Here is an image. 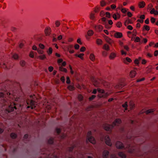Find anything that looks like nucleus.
Masks as SVG:
<instances>
[{"label":"nucleus","instance_id":"nucleus-1","mask_svg":"<svg viewBox=\"0 0 158 158\" xmlns=\"http://www.w3.org/2000/svg\"><path fill=\"white\" fill-rule=\"evenodd\" d=\"M27 104L28 105L27 108H31V109H34L36 105V103L32 100H28L27 101Z\"/></svg>","mask_w":158,"mask_h":158},{"label":"nucleus","instance_id":"nucleus-2","mask_svg":"<svg viewBox=\"0 0 158 158\" xmlns=\"http://www.w3.org/2000/svg\"><path fill=\"white\" fill-rule=\"evenodd\" d=\"M103 129L106 131H111L114 127L112 124L110 125L108 124H104L103 125Z\"/></svg>","mask_w":158,"mask_h":158},{"label":"nucleus","instance_id":"nucleus-3","mask_svg":"<svg viewBox=\"0 0 158 158\" xmlns=\"http://www.w3.org/2000/svg\"><path fill=\"white\" fill-rule=\"evenodd\" d=\"M105 142L106 144L108 146L111 147L112 145V143L110 136L108 135L105 136L104 139Z\"/></svg>","mask_w":158,"mask_h":158},{"label":"nucleus","instance_id":"nucleus-4","mask_svg":"<svg viewBox=\"0 0 158 158\" xmlns=\"http://www.w3.org/2000/svg\"><path fill=\"white\" fill-rule=\"evenodd\" d=\"M115 145L116 148L118 149H122L124 148V146L123 143L120 141H117Z\"/></svg>","mask_w":158,"mask_h":158},{"label":"nucleus","instance_id":"nucleus-5","mask_svg":"<svg viewBox=\"0 0 158 158\" xmlns=\"http://www.w3.org/2000/svg\"><path fill=\"white\" fill-rule=\"evenodd\" d=\"M122 123V120L120 118H116L113 122L112 124L114 127L115 126H118Z\"/></svg>","mask_w":158,"mask_h":158},{"label":"nucleus","instance_id":"nucleus-6","mask_svg":"<svg viewBox=\"0 0 158 158\" xmlns=\"http://www.w3.org/2000/svg\"><path fill=\"white\" fill-rule=\"evenodd\" d=\"M51 29L50 27H46L44 30L45 35L46 36H49L51 34Z\"/></svg>","mask_w":158,"mask_h":158},{"label":"nucleus","instance_id":"nucleus-7","mask_svg":"<svg viewBox=\"0 0 158 158\" xmlns=\"http://www.w3.org/2000/svg\"><path fill=\"white\" fill-rule=\"evenodd\" d=\"M88 140L92 143L95 144L96 141L95 139L93 136L88 137L87 138Z\"/></svg>","mask_w":158,"mask_h":158},{"label":"nucleus","instance_id":"nucleus-8","mask_svg":"<svg viewBox=\"0 0 158 158\" xmlns=\"http://www.w3.org/2000/svg\"><path fill=\"white\" fill-rule=\"evenodd\" d=\"M109 153V152L107 150H104L102 152L103 158H107Z\"/></svg>","mask_w":158,"mask_h":158},{"label":"nucleus","instance_id":"nucleus-9","mask_svg":"<svg viewBox=\"0 0 158 158\" xmlns=\"http://www.w3.org/2000/svg\"><path fill=\"white\" fill-rule=\"evenodd\" d=\"M116 56V54L114 52L111 53L109 56L110 60H113Z\"/></svg>","mask_w":158,"mask_h":158},{"label":"nucleus","instance_id":"nucleus-10","mask_svg":"<svg viewBox=\"0 0 158 158\" xmlns=\"http://www.w3.org/2000/svg\"><path fill=\"white\" fill-rule=\"evenodd\" d=\"M110 95V94L108 92H106L103 95H101V94H98V97L99 98H106L108 96H109Z\"/></svg>","mask_w":158,"mask_h":158},{"label":"nucleus","instance_id":"nucleus-11","mask_svg":"<svg viewBox=\"0 0 158 158\" xmlns=\"http://www.w3.org/2000/svg\"><path fill=\"white\" fill-rule=\"evenodd\" d=\"M118 156L121 158H126L127 156L126 154L123 152H120L118 153Z\"/></svg>","mask_w":158,"mask_h":158},{"label":"nucleus","instance_id":"nucleus-12","mask_svg":"<svg viewBox=\"0 0 158 158\" xmlns=\"http://www.w3.org/2000/svg\"><path fill=\"white\" fill-rule=\"evenodd\" d=\"M136 74V71L134 70L131 71L129 74V76L131 78H133L135 77Z\"/></svg>","mask_w":158,"mask_h":158},{"label":"nucleus","instance_id":"nucleus-13","mask_svg":"<svg viewBox=\"0 0 158 158\" xmlns=\"http://www.w3.org/2000/svg\"><path fill=\"white\" fill-rule=\"evenodd\" d=\"M123 35L121 33L117 32L115 33L114 35V36L116 38H121L122 37Z\"/></svg>","mask_w":158,"mask_h":158},{"label":"nucleus","instance_id":"nucleus-14","mask_svg":"<svg viewBox=\"0 0 158 158\" xmlns=\"http://www.w3.org/2000/svg\"><path fill=\"white\" fill-rule=\"evenodd\" d=\"M129 105L131 110L135 108V105L134 103L132 101H130L129 102Z\"/></svg>","mask_w":158,"mask_h":158},{"label":"nucleus","instance_id":"nucleus-15","mask_svg":"<svg viewBox=\"0 0 158 158\" xmlns=\"http://www.w3.org/2000/svg\"><path fill=\"white\" fill-rule=\"evenodd\" d=\"M105 38L106 42L110 44H111L114 42V41L111 39L107 36H105Z\"/></svg>","mask_w":158,"mask_h":158},{"label":"nucleus","instance_id":"nucleus-16","mask_svg":"<svg viewBox=\"0 0 158 158\" xmlns=\"http://www.w3.org/2000/svg\"><path fill=\"white\" fill-rule=\"evenodd\" d=\"M145 5V2L143 1L139 2L138 3V6L139 8H143Z\"/></svg>","mask_w":158,"mask_h":158},{"label":"nucleus","instance_id":"nucleus-17","mask_svg":"<svg viewBox=\"0 0 158 158\" xmlns=\"http://www.w3.org/2000/svg\"><path fill=\"white\" fill-rule=\"evenodd\" d=\"M89 58L91 61H94L95 59V56L94 54L92 53L90 54Z\"/></svg>","mask_w":158,"mask_h":158},{"label":"nucleus","instance_id":"nucleus-18","mask_svg":"<svg viewBox=\"0 0 158 158\" xmlns=\"http://www.w3.org/2000/svg\"><path fill=\"white\" fill-rule=\"evenodd\" d=\"M132 61L131 59L129 57H127L125 59H124L123 60V62L125 64H127V62L129 63H131Z\"/></svg>","mask_w":158,"mask_h":158},{"label":"nucleus","instance_id":"nucleus-19","mask_svg":"<svg viewBox=\"0 0 158 158\" xmlns=\"http://www.w3.org/2000/svg\"><path fill=\"white\" fill-rule=\"evenodd\" d=\"M103 48L107 51L110 50V47L107 44H104L103 47Z\"/></svg>","mask_w":158,"mask_h":158},{"label":"nucleus","instance_id":"nucleus-20","mask_svg":"<svg viewBox=\"0 0 158 158\" xmlns=\"http://www.w3.org/2000/svg\"><path fill=\"white\" fill-rule=\"evenodd\" d=\"M94 34L93 31L91 30H89L87 32V35L89 36H91L93 35Z\"/></svg>","mask_w":158,"mask_h":158},{"label":"nucleus","instance_id":"nucleus-21","mask_svg":"<svg viewBox=\"0 0 158 158\" xmlns=\"http://www.w3.org/2000/svg\"><path fill=\"white\" fill-rule=\"evenodd\" d=\"M38 58L41 60H44L46 58L45 55L44 54H42V55L39 56Z\"/></svg>","mask_w":158,"mask_h":158},{"label":"nucleus","instance_id":"nucleus-22","mask_svg":"<svg viewBox=\"0 0 158 158\" xmlns=\"http://www.w3.org/2000/svg\"><path fill=\"white\" fill-rule=\"evenodd\" d=\"M122 107L124 108L125 110H127V109L128 104L127 102H126L124 103L122 105Z\"/></svg>","mask_w":158,"mask_h":158},{"label":"nucleus","instance_id":"nucleus-23","mask_svg":"<svg viewBox=\"0 0 158 158\" xmlns=\"http://www.w3.org/2000/svg\"><path fill=\"white\" fill-rule=\"evenodd\" d=\"M155 110L154 109H150L147 110L145 111V113L146 114H148L153 112Z\"/></svg>","mask_w":158,"mask_h":158},{"label":"nucleus","instance_id":"nucleus-24","mask_svg":"<svg viewBox=\"0 0 158 158\" xmlns=\"http://www.w3.org/2000/svg\"><path fill=\"white\" fill-rule=\"evenodd\" d=\"M96 42L98 45H101L102 44L103 42L101 39H97Z\"/></svg>","mask_w":158,"mask_h":158},{"label":"nucleus","instance_id":"nucleus-25","mask_svg":"<svg viewBox=\"0 0 158 158\" xmlns=\"http://www.w3.org/2000/svg\"><path fill=\"white\" fill-rule=\"evenodd\" d=\"M12 58L15 60H17L19 58V56L17 54L15 53L13 55Z\"/></svg>","mask_w":158,"mask_h":158},{"label":"nucleus","instance_id":"nucleus-26","mask_svg":"<svg viewBox=\"0 0 158 158\" xmlns=\"http://www.w3.org/2000/svg\"><path fill=\"white\" fill-rule=\"evenodd\" d=\"M97 91L98 93H100L99 94H104L105 93V91L103 89H100V88H98L97 89Z\"/></svg>","mask_w":158,"mask_h":158},{"label":"nucleus","instance_id":"nucleus-27","mask_svg":"<svg viewBox=\"0 0 158 158\" xmlns=\"http://www.w3.org/2000/svg\"><path fill=\"white\" fill-rule=\"evenodd\" d=\"M52 52V48L50 47L49 48L48 50L47 51V52L49 55H50Z\"/></svg>","mask_w":158,"mask_h":158},{"label":"nucleus","instance_id":"nucleus-28","mask_svg":"<svg viewBox=\"0 0 158 158\" xmlns=\"http://www.w3.org/2000/svg\"><path fill=\"white\" fill-rule=\"evenodd\" d=\"M59 70L60 71L64 72L65 73H66L67 72V70L65 68H63L61 66L59 67Z\"/></svg>","mask_w":158,"mask_h":158},{"label":"nucleus","instance_id":"nucleus-29","mask_svg":"<svg viewBox=\"0 0 158 158\" xmlns=\"http://www.w3.org/2000/svg\"><path fill=\"white\" fill-rule=\"evenodd\" d=\"M20 64L21 66L24 67L26 65V62L23 60H21L20 62Z\"/></svg>","mask_w":158,"mask_h":158},{"label":"nucleus","instance_id":"nucleus-30","mask_svg":"<svg viewBox=\"0 0 158 158\" xmlns=\"http://www.w3.org/2000/svg\"><path fill=\"white\" fill-rule=\"evenodd\" d=\"M150 29V27L148 25H144L143 27V30H145L147 31H149Z\"/></svg>","mask_w":158,"mask_h":158},{"label":"nucleus","instance_id":"nucleus-31","mask_svg":"<svg viewBox=\"0 0 158 158\" xmlns=\"http://www.w3.org/2000/svg\"><path fill=\"white\" fill-rule=\"evenodd\" d=\"M68 89L70 90H73L74 89V87L73 85H70L68 87Z\"/></svg>","mask_w":158,"mask_h":158},{"label":"nucleus","instance_id":"nucleus-32","mask_svg":"<svg viewBox=\"0 0 158 158\" xmlns=\"http://www.w3.org/2000/svg\"><path fill=\"white\" fill-rule=\"evenodd\" d=\"M10 136L12 139H15L17 137L16 135L14 133H12L11 134Z\"/></svg>","mask_w":158,"mask_h":158},{"label":"nucleus","instance_id":"nucleus-33","mask_svg":"<svg viewBox=\"0 0 158 158\" xmlns=\"http://www.w3.org/2000/svg\"><path fill=\"white\" fill-rule=\"evenodd\" d=\"M134 150L133 148H130L128 149L127 152L129 153H131L134 152Z\"/></svg>","mask_w":158,"mask_h":158},{"label":"nucleus","instance_id":"nucleus-34","mask_svg":"<svg viewBox=\"0 0 158 158\" xmlns=\"http://www.w3.org/2000/svg\"><path fill=\"white\" fill-rule=\"evenodd\" d=\"M106 4V3L104 1L102 0L100 2V5L102 6H104Z\"/></svg>","mask_w":158,"mask_h":158},{"label":"nucleus","instance_id":"nucleus-35","mask_svg":"<svg viewBox=\"0 0 158 158\" xmlns=\"http://www.w3.org/2000/svg\"><path fill=\"white\" fill-rule=\"evenodd\" d=\"M94 14L93 13H91L90 15V18L91 19H94L95 18Z\"/></svg>","mask_w":158,"mask_h":158},{"label":"nucleus","instance_id":"nucleus-36","mask_svg":"<svg viewBox=\"0 0 158 158\" xmlns=\"http://www.w3.org/2000/svg\"><path fill=\"white\" fill-rule=\"evenodd\" d=\"M84 54L81 53V54H80L79 55H77V57L80 58L81 59L83 60V56H84Z\"/></svg>","mask_w":158,"mask_h":158},{"label":"nucleus","instance_id":"nucleus-37","mask_svg":"<svg viewBox=\"0 0 158 158\" xmlns=\"http://www.w3.org/2000/svg\"><path fill=\"white\" fill-rule=\"evenodd\" d=\"M39 47L41 49H44L45 48V46L42 44H40L39 45Z\"/></svg>","mask_w":158,"mask_h":158},{"label":"nucleus","instance_id":"nucleus-38","mask_svg":"<svg viewBox=\"0 0 158 158\" xmlns=\"http://www.w3.org/2000/svg\"><path fill=\"white\" fill-rule=\"evenodd\" d=\"M97 27L99 31H101L103 29V27L100 25L98 26Z\"/></svg>","mask_w":158,"mask_h":158},{"label":"nucleus","instance_id":"nucleus-39","mask_svg":"<svg viewBox=\"0 0 158 158\" xmlns=\"http://www.w3.org/2000/svg\"><path fill=\"white\" fill-rule=\"evenodd\" d=\"M29 56L31 58H33L34 57V52L33 51H31L30 53Z\"/></svg>","mask_w":158,"mask_h":158},{"label":"nucleus","instance_id":"nucleus-40","mask_svg":"<svg viewBox=\"0 0 158 158\" xmlns=\"http://www.w3.org/2000/svg\"><path fill=\"white\" fill-rule=\"evenodd\" d=\"M78 100L81 101L82 100L83 97L82 95H79L78 96Z\"/></svg>","mask_w":158,"mask_h":158},{"label":"nucleus","instance_id":"nucleus-41","mask_svg":"<svg viewBox=\"0 0 158 158\" xmlns=\"http://www.w3.org/2000/svg\"><path fill=\"white\" fill-rule=\"evenodd\" d=\"M134 63L135 64L137 65H139V60H138V59H136L134 61Z\"/></svg>","mask_w":158,"mask_h":158},{"label":"nucleus","instance_id":"nucleus-42","mask_svg":"<svg viewBox=\"0 0 158 158\" xmlns=\"http://www.w3.org/2000/svg\"><path fill=\"white\" fill-rule=\"evenodd\" d=\"M140 41V39L139 37H136L135 40V42H139Z\"/></svg>","mask_w":158,"mask_h":158},{"label":"nucleus","instance_id":"nucleus-43","mask_svg":"<svg viewBox=\"0 0 158 158\" xmlns=\"http://www.w3.org/2000/svg\"><path fill=\"white\" fill-rule=\"evenodd\" d=\"M37 51L39 54H43L44 52V51H43L42 50H41L40 49H38L37 50Z\"/></svg>","mask_w":158,"mask_h":158},{"label":"nucleus","instance_id":"nucleus-44","mask_svg":"<svg viewBox=\"0 0 158 158\" xmlns=\"http://www.w3.org/2000/svg\"><path fill=\"white\" fill-rule=\"evenodd\" d=\"M86 50V48L84 47H82L80 49V51L81 52H84Z\"/></svg>","mask_w":158,"mask_h":158},{"label":"nucleus","instance_id":"nucleus-45","mask_svg":"<svg viewBox=\"0 0 158 158\" xmlns=\"http://www.w3.org/2000/svg\"><path fill=\"white\" fill-rule=\"evenodd\" d=\"M55 24L56 27H58L60 24V23L59 21H57L56 22Z\"/></svg>","mask_w":158,"mask_h":158},{"label":"nucleus","instance_id":"nucleus-46","mask_svg":"<svg viewBox=\"0 0 158 158\" xmlns=\"http://www.w3.org/2000/svg\"><path fill=\"white\" fill-rule=\"evenodd\" d=\"M147 61L145 59H143L142 60V64H145L147 63Z\"/></svg>","mask_w":158,"mask_h":158},{"label":"nucleus","instance_id":"nucleus-47","mask_svg":"<svg viewBox=\"0 0 158 158\" xmlns=\"http://www.w3.org/2000/svg\"><path fill=\"white\" fill-rule=\"evenodd\" d=\"M96 97V96L94 95H92L91 97L89 98V100H92L94 99Z\"/></svg>","mask_w":158,"mask_h":158},{"label":"nucleus","instance_id":"nucleus-48","mask_svg":"<svg viewBox=\"0 0 158 158\" xmlns=\"http://www.w3.org/2000/svg\"><path fill=\"white\" fill-rule=\"evenodd\" d=\"M116 25L118 27H120L122 26V24L120 22H118L117 23Z\"/></svg>","mask_w":158,"mask_h":158},{"label":"nucleus","instance_id":"nucleus-49","mask_svg":"<svg viewBox=\"0 0 158 158\" xmlns=\"http://www.w3.org/2000/svg\"><path fill=\"white\" fill-rule=\"evenodd\" d=\"M106 17L108 18H110V13L108 12H107L106 13Z\"/></svg>","mask_w":158,"mask_h":158},{"label":"nucleus","instance_id":"nucleus-50","mask_svg":"<svg viewBox=\"0 0 158 158\" xmlns=\"http://www.w3.org/2000/svg\"><path fill=\"white\" fill-rule=\"evenodd\" d=\"M156 10L154 8H153L152 9V10L150 11V13L151 14H153L155 12Z\"/></svg>","mask_w":158,"mask_h":158},{"label":"nucleus","instance_id":"nucleus-51","mask_svg":"<svg viewBox=\"0 0 158 158\" xmlns=\"http://www.w3.org/2000/svg\"><path fill=\"white\" fill-rule=\"evenodd\" d=\"M121 54L122 55H126L127 54V52H126L124 51H123V50H122L121 51Z\"/></svg>","mask_w":158,"mask_h":158},{"label":"nucleus","instance_id":"nucleus-52","mask_svg":"<svg viewBox=\"0 0 158 158\" xmlns=\"http://www.w3.org/2000/svg\"><path fill=\"white\" fill-rule=\"evenodd\" d=\"M92 135V132L91 131H89L87 134V138L88 137H90L91 135Z\"/></svg>","mask_w":158,"mask_h":158},{"label":"nucleus","instance_id":"nucleus-53","mask_svg":"<svg viewBox=\"0 0 158 158\" xmlns=\"http://www.w3.org/2000/svg\"><path fill=\"white\" fill-rule=\"evenodd\" d=\"M73 39L72 38H69L68 39V41L69 42H71L73 41Z\"/></svg>","mask_w":158,"mask_h":158},{"label":"nucleus","instance_id":"nucleus-54","mask_svg":"<svg viewBox=\"0 0 158 158\" xmlns=\"http://www.w3.org/2000/svg\"><path fill=\"white\" fill-rule=\"evenodd\" d=\"M69 67L70 70V72L72 74H73L74 73L73 71L72 70V67L70 65H69Z\"/></svg>","mask_w":158,"mask_h":158},{"label":"nucleus","instance_id":"nucleus-55","mask_svg":"<svg viewBox=\"0 0 158 158\" xmlns=\"http://www.w3.org/2000/svg\"><path fill=\"white\" fill-rule=\"evenodd\" d=\"M79 45L78 44H76L74 46V48L76 49H78L79 48Z\"/></svg>","mask_w":158,"mask_h":158},{"label":"nucleus","instance_id":"nucleus-56","mask_svg":"<svg viewBox=\"0 0 158 158\" xmlns=\"http://www.w3.org/2000/svg\"><path fill=\"white\" fill-rule=\"evenodd\" d=\"M127 29L129 30H132L133 29L131 25H128L127 26Z\"/></svg>","mask_w":158,"mask_h":158},{"label":"nucleus","instance_id":"nucleus-57","mask_svg":"<svg viewBox=\"0 0 158 158\" xmlns=\"http://www.w3.org/2000/svg\"><path fill=\"white\" fill-rule=\"evenodd\" d=\"M124 48L127 51H128L129 50V48L128 46L125 45L124 46Z\"/></svg>","mask_w":158,"mask_h":158},{"label":"nucleus","instance_id":"nucleus-58","mask_svg":"<svg viewBox=\"0 0 158 158\" xmlns=\"http://www.w3.org/2000/svg\"><path fill=\"white\" fill-rule=\"evenodd\" d=\"M121 11L123 13H125L127 12V10L125 8H122L121 9Z\"/></svg>","mask_w":158,"mask_h":158},{"label":"nucleus","instance_id":"nucleus-59","mask_svg":"<svg viewBox=\"0 0 158 158\" xmlns=\"http://www.w3.org/2000/svg\"><path fill=\"white\" fill-rule=\"evenodd\" d=\"M53 68L52 66H50L48 68V70L50 72L52 71V70H53Z\"/></svg>","mask_w":158,"mask_h":158},{"label":"nucleus","instance_id":"nucleus-60","mask_svg":"<svg viewBox=\"0 0 158 158\" xmlns=\"http://www.w3.org/2000/svg\"><path fill=\"white\" fill-rule=\"evenodd\" d=\"M112 17L113 18L115 19L116 20L117 19H118L117 17V16L116 15V14H114L113 15Z\"/></svg>","mask_w":158,"mask_h":158},{"label":"nucleus","instance_id":"nucleus-61","mask_svg":"<svg viewBox=\"0 0 158 158\" xmlns=\"http://www.w3.org/2000/svg\"><path fill=\"white\" fill-rule=\"evenodd\" d=\"M63 60L61 59H59L57 60V63L60 64L63 62Z\"/></svg>","mask_w":158,"mask_h":158},{"label":"nucleus","instance_id":"nucleus-62","mask_svg":"<svg viewBox=\"0 0 158 158\" xmlns=\"http://www.w3.org/2000/svg\"><path fill=\"white\" fill-rule=\"evenodd\" d=\"M151 21L152 23H153L155 22V19L154 18L152 17L151 19Z\"/></svg>","mask_w":158,"mask_h":158},{"label":"nucleus","instance_id":"nucleus-63","mask_svg":"<svg viewBox=\"0 0 158 158\" xmlns=\"http://www.w3.org/2000/svg\"><path fill=\"white\" fill-rule=\"evenodd\" d=\"M48 142L50 144H52L53 142V139H50L48 141Z\"/></svg>","mask_w":158,"mask_h":158},{"label":"nucleus","instance_id":"nucleus-64","mask_svg":"<svg viewBox=\"0 0 158 158\" xmlns=\"http://www.w3.org/2000/svg\"><path fill=\"white\" fill-rule=\"evenodd\" d=\"M32 49L33 50H37V47L35 45H34L32 46Z\"/></svg>","mask_w":158,"mask_h":158}]
</instances>
